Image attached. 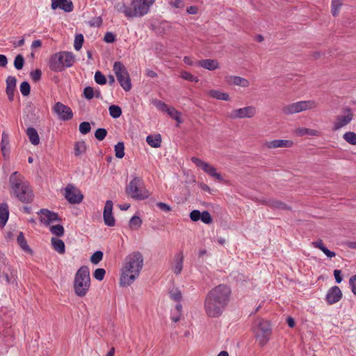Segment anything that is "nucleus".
<instances>
[{"label":"nucleus","mask_w":356,"mask_h":356,"mask_svg":"<svg viewBox=\"0 0 356 356\" xmlns=\"http://www.w3.org/2000/svg\"><path fill=\"white\" fill-rule=\"evenodd\" d=\"M146 142L152 147H159L161 145V136L160 134L149 135L146 138Z\"/></svg>","instance_id":"2f4dec72"},{"label":"nucleus","mask_w":356,"mask_h":356,"mask_svg":"<svg viewBox=\"0 0 356 356\" xmlns=\"http://www.w3.org/2000/svg\"><path fill=\"white\" fill-rule=\"evenodd\" d=\"M74 56L68 51H60L51 56L49 66L54 72H62L66 67L72 66L74 63Z\"/></svg>","instance_id":"39448f33"},{"label":"nucleus","mask_w":356,"mask_h":356,"mask_svg":"<svg viewBox=\"0 0 356 356\" xmlns=\"http://www.w3.org/2000/svg\"><path fill=\"white\" fill-rule=\"evenodd\" d=\"M58 220L57 213L51 212L47 209H41L40 212V220L45 225H49Z\"/></svg>","instance_id":"a211bd4d"},{"label":"nucleus","mask_w":356,"mask_h":356,"mask_svg":"<svg viewBox=\"0 0 356 356\" xmlns=\"http://www.w3.org/2000/svg\"><path fill=\"white\" fill-rule=\"evenodd\" d=\"M17 79L15 76H9L6 79V92L10 102L14 100Z\"/></svg>","instance_id":"4be33fe9"},{"label":"nucleus","mask_w":356,"mask_h":356,"mask_svg":"<svg viewBox=\"0 0 356 356\" xmlns=\"http://www.w3.org/2000/svg\"><path fill=\"white\" fill-rule=\"evenodd\" d=\"M51 245L53 249L60 254H63L65 252V245L64 242L58 238L52 237L51 240Z\"/></svg>","instance_id":"cd10ccee"},{"label":"nucleus","mask_w":356,"mask_h":356,"mask_svg":"<svg viewBox=\"0 0 356 356\" xmlns=\"http://www.w3.org/2000/svg\"><path fill=\"white\" fill-rule=\"evenodd\" d=\"M53 111L58 115L59 119L63 120H69L73 117L72 109L61 102H57L54 104Z\"/></svg>","instance_id":"4468645a"},{"label":"nucleus","mask_w":356,"mask_h":356,"mask_svg":"<svg viewBox=\"0 0 356 356\" xmlns=\"http://www.w3.org/2000/svg\"><path fill=\"white\" fill-rule=\"evenodd\" d=\"M152 103L159 110L163 112H165L168 108V105L161 100L154 99Z\"/></svg>","instance_id":"5fc2aeb1"},{"label":"nucleus","mask_w":356,"mask_h":356,"mask_svg":"<svg viewBox=\"0 0 356 356\" xmlns=\"http://www.w3.org/2000/svg\"><path fill=\"white\" fill-rule=\"evenodd\" d=\"M230 293V289L224 284L211 290L204 302L207 315L211 318L220 316L229 302Z\"/></svg>","instance_id":"f257e3e1"},{"label":"nucleus","mask_w":356,"mask_h":356,"mask_svg":"<svg viewBox=\"0 0 356 356\" xmlns=\"http://www.w3.org/2000/svg\"><path fill=\"white\" fill-rule=\"evenodd\" d=\"M51 6L53 10L60 8L67 13L72 11L74 8L71 0H51Z\"/></svg>","instance_id":"aec40b11"},{"label":"nucleus","mask_w":356,"mask_h":356,"mask_svg":"<svg viewBox=\"0 0 356 356\" xmlns=\"http://www.w3.org/2000/svg\"><path fill=\"white\" fill-rule=\"evenodd\" d=\"M104 40L108 43L113 42L115 40V35L111 32H108L104 35Z\"/></svg>","instance_id":"0e129e2a"},{"label":"nucleus","mask_w":356,"mask_h":356,"mask_svg":"<svg viewBox=\"0 0 356 356\" xmlns=\"http://www.w3.org/2000/svg\"><path fill=\"white\" fill-rule=\"evenodd\" d=\"M205 224H210L212 222V218L211 214L207 211H204L201 213L200 219Z\"/></svg>","instance_id":"6e6d98bb"},{"label":"nucleus","mask_w":356,"mask_h":356,"mask_svg":"<svg viewBox=\"0 0 356 356\" xmlns=\"http://www.w3.org/2000/svg\"><path fill=\"white\" fill-rule=\"evenodd\" d=\"M186 12L191 15H195L198 12V8L196 6H191L187 8Z\"/></svg>","instance_id":"338daca9"},{"label":"nucleus","mask_w":356,"mask_h":356,"mask_svg":"<svg viewBox=\"0 0 356 356\" xmlns=\"http://www.w3.org/2000/svg\"><path fill=\"white\" fill-rule=\"evenodd\" d=\"M86 149L87 146L84 141H78L75 143L74 147V155L76 156H80L86 152Z\"/></svg>","instance_id":"72a5a7b5"},{"label":"nucleus","mask_w":356,"mask_h":356,"mask_svg":"<svg viewBox=\"0 0 356 356\" xmlns=\"http://www.w3.org/2000/svg\"><path fill=\"white\" fill-rule=\"evenodd\" d=\"M334 276L335 280L337 283H340L342 281V277L341 276V270H334Z\"/></svg>","instance_id":"774afa93"},{"label":"nucleus","mask_w":356,"mask_h":356,"mask_svg":"<svg viewBox=\"0 0 356 356\" xmlns=\"http://www.w3.org/2000/svg\"><path fill=\"white\" fill-rule=\"evenodd\" d=\"M252 330L259 346L263 347L268 343L272 334V326L269 321L264 319L256 321Z\"/></svg>","instance_id":"423d86ee"},{"label":"nucleus","mask_w":356,"mask_h":356,"mask_svg":"<svg viewBox=\"0 0 356 356\" xmlns=\"http://www.w3.org/2000/svg\"><path fill=\"white\" fill-rule=\"evenodd\" d=\"M103 252L102 251H97L90 257V261L94 264H97L103 259Z\"/></svg>","instance_id":"37998d69"},{"label":"nucleus","mask_w":356,"mask_h":356,"mask_svg":"<svg viewBox=\"0 0 356 356\" xmlns=\"http://www.w3.org/2000/svg\"><path fill=\"white\" fill-rule=\"evenodd\" d=\"M353 114L350 109H347L345 115H340L336 117L333 122V131H338L342 127L348 124L353 120Z\"/></svg>","instance_id":"2eb2a0df"},{"label":"nucleus","mask_w":356,"mask_h":356,"mask_svg":"<svg viewBox=\"0 0 356 356\" xmlns=\"http://www.w3.org/2000/svg\"><path fill=\"white\" fill-rule=\"evenodd\" d=\"M24 63V57L19 54L17 55L14 60V66L17 70H21L22 69Z\"/></svg>","instance_id":"49530a36"},{"label":"nucleus","mask_w":356,"mask_h":356,"mask_svg":"<svg viewBox=\"0 0 356 356\" xmlns=\"http://www.w3.org/2000/svg\"><path fill=\"white\" fill-rule=\"evenodd\" d=\"M115 8L118 12L123 13L128 19L134 18L131 3L130 6H127L124 3H119L115 5Z\"/></svg>","instance_id":"393cba45"},{"label":"nucleus","mask_w":356,"mask_h":356,"mask_svg":"<svg viewBox=\"0 0 356 356\" xmlns=\"http://www.w3.org/2000/svg\"><path fill=\"white\" fill-rule=\"evenodd\" d=\"M257 113V108L253 106H248L234 109L229 115L231 119L252 118Z\"/></svg>","instance_id":"f8f14e48"},{"label":"nucleus","mask_w":356,"mask_h":356,"mask_svg":"<svg viewBox=\"0 0 356 356\" xmlns=\"http://www.w3.org/2000/svg\"><path fill=\"white\" fill-rule=\"evenodd\" d=\"M105 274L106 270L104 269L97 268L93 273V276L96 280L102 281L104 279Z\"/></svg>","instance_id":"4d7b16f0"},{"label":"nucleus","mask_w":356,"mask_h":356,"mask_svg":"<svg viewBox=\"0 0 356 356\" xmlns=\"http://www.w3.org/2000/svg\"><path fill=\"white\" fill-rule=\"evenodd\" d=\"M156 0H131L134 18L142 17L147 15Z\"/></svg>","instance_id":"9d476101"},{"label":"nucleus","mask_w":356,"mask_h":356,"mask_svg":"<svg viewBox=\"0 0 356 356\" xmlns=\"http://www.w3.org/2000/svg\"><path fill=\"white\" fill-rule=\"evenodd\" d=\"M75 294L80 297H84L90 287V277L89 268L86 266H81L76 273L74 284Z\"/></svg>","instance_id":"20e7f679"},{"label":"nucleus","mask_w":356,"mask_h":356,"mask_svg":"<svg viewBox=\"0 0 356 356\" xmlns=\"http://www.w3.org/2000/svg\"><path fill=\"white\" fill-rule=\"evenodd\" d=\"M317 106L318 103L314 100H304L286 104L282 107V111L284 115H289L312 110Z\"/></svg>","instance_id":"0eeeda50"},{"label":"nucleus","mask_w":356,"mask_h":356,"mask_svg":"<svg viewBox=\"0 0 356 356\" xmlns=\"http://www.w3.org/2000/svg\"><path fill=\"white\" fill-rule=\"evenodd\" d=\"M17 242L20 248L27 253H31V250L28 245L26 241L22 232H20L17 238Z\"/></svg>","instance_id":"f704fd0d"},{"label":"nucleus","mask_w":356,"mask_h":356,"mask_svg":"<svg viewBox=\"0 0 356 356\" xmlns=\"http://www.w3.org/2000/svg\"><path fill=\"white\" fill-rule=\"evenodd\" d=\"M226 81L229 85L240 86L242 88H248L250 86V81L238 76H229L226 78Z\"/></svg>","instance_id":"5701e85b"},{"label":"nucleus","mask_w":356,"mask_h":356,"mask_svg":"<svg viewBox=\"0 0 356 356\" xmlns=\"http://www.w3.org/2000/svg\"><path fill=\"white\" fill-rule=\"evenodd\" d=\"M109 114L113 118H118L122 115V110L120 106L111 105L108 108Z\"/></svg>","instance_id":"ea45409f"},{"label":"nucleus","mask_w":356,"mask_h":356,"mask_svg":"<svg viewBox=\"0 0 356 356\" xmlns=\"http://www.w3.org/2000/svg\"><path fill=\"white\" fill-rule=\"evenodd\" d=\"M349 283L353 293L356 296V275L350 279Z\"/></svg>","instance_id":"69168bd1"},{"label":"nucleus","mask_w":356,"mask_h":356,"mask_svg":"<svg viewBox=\"0 0 356 356\" xmlns=\"http://www.w3.org/2000/svg\"><path fill=\"white\" fill-rule=\"evenodd\" d=\"M180 76L187 81H191V82H197L199 81L198 78L197 76H195L192 74H191L188 72L183 71L181 72Z\"/></svg>","instance_id":"c03bdc74"},{"label":"nucleus","mask_w":356,"mask_h":356,"mask_svg":"<svg viewBox=\"0 0 356 356\" xmlns=\"http://www.w3.org/2000/svg\"><path fill=\"white\" fill-rule=\"evenodd\" d=\"M83 95L86 99L90 100L95 97L94 90L92 87H86L83 90Z\"/></svg>","instance_id":"13d9d810"},{"label":"nucleus","mask_w":356,"mask_h":356,"mask_svg":"<svg viewBox=\"0 0 356 356\" xmlns=\"http://www.w3.org/2000/svg\"><path fill=\"white\" fill-rule=\"evenodd\" d=\"M201 218V212L199 210H193L190 213V218L192 221L197 222Z\"/></svg>","instance_id":"680f3d73"},{"label":"nucleus","mask_w":356,"mask_h":356,"mask_svg":"<svg viewBox=\"0 0 356 356\" xmlns=\"http://www.w3.org/2000/svg\"><path fill=\"white\" fill-rule=\"evenodd\" d=\"M9 216L8 206L6 203L0 204V227H3Z\"/></svg>","instance_id":"a878e982"},{"label":"nucleus","mask_w":356,"mask_h":356,"mask_svg":"<svg viewBox=\"0 0 356 356\" xmlns=\"http://www.w3.org/2000/svg\"><path fill=\"white\" fill-rule=\"evenodd\" d=\"M199 67L208 70H215L220 67L219 63L216 59H204L198 60L197 63Z\"/></svg>","instance_id":"b1692460"},{"label":"nucleus","mask_w":356,"mask_h":356,"mask_svg":"<svg viewBox=\"0 0 356 356\" xmlns=\"http://www.w3.org/2000/svg\"><path fill=\"white\" fill-rule=\"evenodd\" d=\"M30 76L33 81L37 82L41 79L42 72L40 70L36 69L31 72Z\"/></svg>","instance_id":"052dcab7"},{"label":"nucleus","mask_w":356,"mask_h":356,"mask_svg":"<svg viewBox=\"0 0 356 356\" xmlns=\"http://www.w3.org/2000/svg\"><path fill=\"white\" fill-rule=\"evenodd\" d=\"M295 134L298 136H303L305 135L319 136L320 132L316 129L299 127L295 130Z\"/></svg>","instance_id":"c85d7f7f"},{"label":"nucleus","mask_w":356,"mask_h":356,"mask_svg":"<svg viewBox=\"0 0 356 356\" xmlns=\"http://www.w3.org/2000/svg\"><path fill=\"white\" fill-rule=\"evenodd\" d=\"M19 89H20L21 93L24 96H27L30 94V90H31L30 85L26 81H23L21 83Z\"/></svg>","instance_id":"603ef678"},{"label":"nucleus","mask_w":356,"mask_h":356,"mask_svg":"<svg viewBox=\"0 0 356 356\" xmlns=\"http://www.w3.org/2000/svg\"><path fill=\"white\" fill-rule=\"evenodd\" d=\"M184 255L182 251L177 253L174 257V261L172 266V270L176 275L181 274L184 267Z\"/></svg>","instance_id":"6ab92c4d"},{"label":"nucleus","mask_w":356,"mask_h":356,"mask_svg":"<svg viewBox=\"0 0 356 356\" xmlns=\"http://www.w3.org/2000/svg\"><path fill=\"white\" fill-rule=\"evenodd\" d=\"M170 296L173 300L176 302H180L182 298L181 293L177 289H172L170 291Z\"/></svg>","instance_id":"a18cd8bd"},{"label":"nucleus","mask_w":356,"mask_h":356,"mask_svg":"<svg viewBox=\"0 0 356 356\" xmlns=\"http://www.w3.org/2000/svg\"><path fill=\"white\" fill-rule=\"evenodd\" d=\"M50 232L57 236H62L64 234V228L60 225H53L50 227Z\"/></svg>","instance_id":"79ce46f5"},{"label":"nucleus","mask_w":356,"mask_h":356,"mask_svg":"<svg viewBox=\"0 0 356 356\" xmlns=\"http://www.w3.org/2000/svg\"><path fill=\"white\" fill-rule=\"evenodd\" d=\"M191 161L198 168H201L204 172L209 176L214 177L218 181H222V177L216 172V169L209 163L204 162L197 157H192Z\"/></svg>","instance_id":"9b49d317"},{"label":"nucleus","mask_w":356,"mask_h":356,"mask_svg":"<svg viewBox=\"0 0 356 356\" xmlns=\"http://www.w3.org/2000/svg\"><path fill=\"white\" fill-rule=\"evenodd\" d=\"M342 0H332L331 11L333 16H337L339 15Z\"/></svg>","instance_id":"e433bc0d"},{"label":"nucleus","mask_w":356,"mask_h":356,"mask_svg":"<svg viewBox=\"0 0 356 356\" xmlns=\"http://www.w3.org/2000/svg\"><path fill=\"white\" fill-rule=\"evenodd\" d=\"M142 225V220L138 216H133L129 221V227L133 229H138Z\"/></svg>","instance_id":"a19ab883"},{"label":"nucleus","mask_w":356,"mask_h":356,"mask_svg":"<svg viewBox=\"0 0 356 356\" xmlns=\"http://www.w3.org/2000/svg\"><path fill=\"white\" fill-rule=\"evenodd\" d=\"M342 298V292L339 287L334 286L331 287L327 294L325 300L329 305L339 302Z\"/></svg>","instance_id":"f3484780"},{"label":"nucleus","mask_w":356,"mask_h":356,"mask_svg":"<svg viewBox=\"0 0 356 356\" xmlns=\"http://www.w3.org/2000/svg\"><path fill=\"white\" fill-rule=\"evenodd\" d=\"M10 193L24 203L33 200V195L28 181L18 172H14L9 178Z\"/></svg>","instance_id":"7ed1b4c3"},{"label":"nucleus","mask_w":356,"mask_h":356,"mask_svg":"<svg viewBox=\"0 0 356 356\" xmlns=\"http://www.w3.org/2000/svg\"><path fill=\"white\" fill-rule=\"evenodd\" d=\"M95 81L99 85H104L106 83V79L105 76L99 71L95 72Z\"/></svg>","instance_id":"8fccbe9b"},{"label":"nucleus","mask_w":356,"mask_h":356,"mask_svg":"<svg viewBox=\"0 0 356 356\" xmlns=\"http://www.w3.org/2000/svg\"><path fill=\"white\" fill-rule=\"evenodd\" d=\"M26 134L31 144L37 145L40 143V138L36 129L33 127H29L26 129Z\"/></svg>","instance_id":"c756f323"},{"label":"nucleus","mask_w":356,"mask_h":356,"mask_svg":"<svg viewBox=\"0 0 356 356\" xmlns=\"http://www.w3.org/2000/svg\"><path fill=\"white\" fill-rule=\"evenodd\" d=\"M207 95L218 100L229 101V95L226 92H222L217 90H210L207 92Z\"/></svg>","instance_id":"bb28decb"},{"label":"nucleus","mask_w":356,"mask_h":356,"mask_svg":"<svg viewBox=\"0 0 356 356\" xmlns=\"http://www.w3.org/2000/svg\"><path fill=\"white\" fill-rule=\"evenodd\" d=\"M156 206L159 209L165 212H169L172 210L171 207L164 202H158L156 203Z\"/></svg>","instance_id":"e2e57ef3"},{"label":"nucleus","mask_w":356,"mask_h":356,"mask_svg":"<svg viewBox=\"0 0 356 356\" xmlns=\"http://www.w3.org/2000/svg\"><path fill=\"white\" fill-rule=\"evenodd\" d=\"M65 197L71 204H79L83 196L74 186L68 184L65 188Z\"/></svg>","instance_id":"ddd939ff"},{"label":"nucleus","mask_w":356,"mask_h":356,"mask_svg":"<svg viewBox=\"0 0 356 356\" xmlns=\"http://www.w3.org/2000/svg\"><path fill=\"white\" fill-rule=\"evenodd\" d=\"M1 152L3 156L6 158L9 155L10 148H9V140L8 136L6 133L2 134L1 136Z\"/></svg>","instance_id":"7c9ffc66"},{"label":"nucleus","mask_w":356,"mask_h":356,"mask_svg":"<svg viewBox=\"0 0 356 356\" xmlns=\"http://www.w3.org/2000/svg\"><path fill=\"white\" fill-rule=\"evenodd\" d=\"M168 3L172 8H183L185 6L182 0H169Z\"/></svg>","instance_id":"bf43d9fd"},{"label":"nucleus","mask_w":356,"mask_h":356,"mask_svg":"<svg viewBox=\"0 0 356 356\" xmlns=\"http://www.w3.org/2000/svg\"><path fill=\"white\" fill-rule=\"evenodd\" d=\"M107 135V131L104 128H99L95 131V136L99 140H103Z\"/></svg>","instance_id":"864d4df0"},{"label":"nucleus","mask_w":356,"mask_h":356,"mask_svg":"<svg viewBox=\"0 0 356 356\" xmlns=\"http://www.w3.org/2000/svg\"><path fill=\"white\" fill-rule=\"evenodd\" d=\"M127 193L132 198L136 200H144L149 197V193L144 188L143 181L138 177L130 181L127 187Z\"/></svg>","instance_id":"6e6552de"},{"label":"nucleus","mask_w":356,"mask_h":356,"mask_svg":"<svg viewBox=\"0 0 356 356\" xmlns=\"http://www.w3.org/2000/svg\"><path fill=\"white\" fill-rule=\"evenodd\" d=\"M293 145V142L291 140H273L266 141L264 145L269 149H275L278 147H291Z\"/></svg>","instance_id":"412c9836"},{"label":"nucleus","mask_w":356,"mask_h":356,"mask_svg":"<svg viewBox=\"0 0 356 356\" xmlns=\"http://www.w3.org/2000/svg\"><path fill=\"white\" fill-rule=\"evenodd\" d=\"M115 154L118 159H122L124 156V145L122 142H118L115 145Z\"/></svg>","instance_id":"4c0bfd02"},{"label":"nucleus","mask_w":356,"mask_h":356,"mask_svg":"<svg viewBox=\"0 0 356 356\" xmlns=\"http://www.w3.org/2000/svg\"><path fill=\"white\" fill-rule=\"evenodd\" d=\"M172 119L175 120L178 123H181V113L173 107H168L165 111Z\"/></svg>","instance_id":"c9c22d12"},{"label":"nucleus","mask_w":356,"mask_h":356,"mask_svg":"<svg viewBox=\"0 0 356 356\" xmlns=\"http://www.w3.org/2000/svg\"><path fill=\"white\" fill-rule=\"evenodd\" d=\"M143 266V256L140 252L128 254L124 261L120 278V285H131L139 276Z\"/></svg>","instance_id":"f03ea898"},{"label":"nucleus","mask_w":356,"mask_h":356,"mask_svg":"<svg viewBox=\"0 0 356 356\" xmlns=\"http://www.w3.org/2000/svg\"><path fill=\"white\" fill-rule=\"evenodd\" d=\"M83 43V36L81 34L76 35L74 39V47L79 51L82 47Z\"/></svg>","instance_id":"3c124183"},{"label":"nucleus","mask_w":356,"mask_h":356,"mask_svg":"<svg viewBox=\"0 0 356 356\" xmlns=\"http://www.w3.org/2000/svg\"><path fill=\"white\" fill-rule=\"evenodd\" d=\"M269 206L272 208L283 209V210L287 209V207L285 203L278 201V200H271L269 202Z\"/></svg>","instance_id":"de8ad7c7"},{"label":"nucleus","mask_w":356,"mask_h":356,"mask_svg":"<svg viewBox=\"0 0 356 356\" xmlns=\"http://www.w3.org/2000/svg\"><path fill=\"white\" fill-rule=\"evenodd\" d=\"M343 139L350 145H356V134L353 131L346 132L343 136Z\"/></svg>","instance_id":"58836bf2"},{"label":"nucleus","mask_w":356,"mask_h":356,"mask_svg":"<svg viewBox=\"0 0 356 356\" xmlns=\"http://www.w3.org/2000/svg\"><path fill=\"white\" fill-rule=\"evenodd\" d=\"M79 131L82 134H88L91 130V127L89 122H83L79 124Z\"/></svg>","instance_id":"09e8293b"},{"label":"nucleus","mask_w":356,"mask_h":356,"mask_svg":"<svg viewBox=\"0 0 356 356\" xmlns=\"http://www.w3.org/2000/svg\"><path fill=\"white\" fill-rule=\"evenodd\" d=\"M113 71L121 87L125 91L131 89V79L127 68L120 61H116L113 64Z\"/></svg>","instance_id":"1a4fd4ad"},{"label":"nucleus","mask_w":356,"mask_h":356,"mask_svg":"<svg viewBox=\"0 0 356 356\" xmlns=\"http://www.w3.org/2000/svg\"><path fill=\"white\" fill-rule=\"evenodd\" d=\"M312 244L314 247L321 250L327 257L332 258L336 256V253L334 252L330 251L323 245L322 240H318L314 242Z\"/></svg>","instance_id":"473e14b6"},{"label":"nucleus","mask_w":356,"mask_h":356,"mask_svg":"<svg viewBox=\"0 0 356 356\" xmlns=\"http://www.w3.org/2000/svg\"><path fill=\"white\" fill-rule=\"evenodd\" d=\"M113 203L111 200H107L106 202L104 209V213H103V218L104 223L109 227H113L115 224V218L113 216L112 211H113Z\"/></svg>","instance_id":"dca6fc26"}]
</instances>
